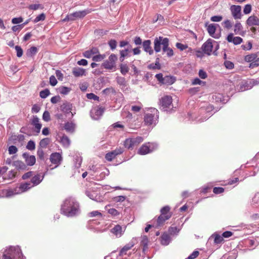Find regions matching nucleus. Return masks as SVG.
Segmentation results:
<instances>
[{"label": "nucleus", "instance_id": "f257e3e1", "mask_svg": "<svg viewBox=\"0 0 259 259\" xmlns=\"http://www.w3.org/2000/svg\"><path fill=\"white\" fill-rule=\"evenodd\" d=\"M61 211L63 214L68 217H73L80 212L78 202L73 197L66 198L61 205Z\"/></svg>", "mask_w": 259, "mask_h": 259}, {"label": "nucleus", "instance_id": "f03ea898", "mask_svg": "<svg viewBox=\"0 0 259 259\" xmlns=\"http://www.w3.org/2000/svg\"><path fill=\"white\" fill-rule=\"evenodd\" d=\"M159 118V112L154 108H149V112L145 113L144 117V121L146 125H155Z\"/></svg>", "mask_w": 259, "mask_h": 259}, {"label": "nucleus", "instance_id": "7ed1b4c3", "mask_svg": "<svg viewBox=\"0 0 259 259\" xmlns=\"http://www.w3.org/2000/svg\"><path fill=\"white\" fill-rule=\"evenodd\" d=\"M172 101V97L170 96H164L162 97L159 102L161 110L166 112L171 111L174 107Z\"/></svg>", "mask_w": 259, "mask_h": 259}, {"label": "nucleus", "instance_id": "20e7f679", "mask_svg": "<svg viewBox=\"0 0 259 259\" xmlns=\"http://www.w3.org/2000/svg\"><path fill=\"white\" fill-rule=\"evenodd\" d=\"M154 49L156 53L161 51V46H162V50H165L167 46H169V39L162 36L156 37L154 40Z\"/></svg>", "mask_w": 259, "mask_h": 259}, {"label": "nucleus", "instance_id": "39448f33", "mask_svg": "<svg viewBox=\"0 0 259 259\" xmlns=\"http://www.w3.org/2000/svg\"><path fill=\"white\" fill-rule=\"evenodd\" d=\"M158 145L155 143H147L143 144L139 149L138 154L140 155H146L157 148Z\"/></svg>", "mask_w": 259, "mask_h": 259}, {"label": "nucleus", "instance_id": "423d86ee", "mask_svg": "<svg viewBox=\"0 0 259 259\" xmlns=\"http://www.w3.org/2000/svg\"><path fill=\"white\" fill-rule=\"evenodd\" d=\"M214 45L215 49L218 50L219 48V46L217 42L212 39H208L203 44L201 49L204 53L210 55L212 52V48Z\"/></svg>", "mask_w": 259, "mask_h": 259}, {"label": "nucleus", "instance_id": "0eeeda50", "mask_svg": "<svg viewBox=\"0 0 259 259\" xmlns=\"http://www.w3.org/2000/svg\"><path fill=\"white\" fill-rule=\"evenodd\" d=\"M117 56L115 54H111L109 56L108 60L105 61L103 64V67L107 69H112L115 65V61L117 60Z\"/></svg>", "mask_w": 259, "mask_h": 259}, {"label": "nucleus", "instance_id": "6e6552de", "mask_svg": "<svg viewBox=\"0 0 259 259\" xmlns=\"http://www.w3.org/2000/svg\"><path fill=\"white\" fill-rule=\"evenodd\" d=\"M104 111V109L102 107H94L91 110V116L93 119L98 120L101 117Z\"/></svg>", "mask_w": 259, "mask_h": 259}, {"label": "nucleus", "instance_id": "1a4fd4ad", "mask_svg": "<svg viewBox=\"0 0 259 259\" xmlns=\"http://www.w3.org/2000/svg\"><path fill=\"white\" fill-rule=\"evenodd\" d=\"M207 26V30L208 33L211 37L214 38H219L221 34L220 33H215V31L217 29V26H218L219 25L217 24H210L208 25L206 24Z\"/></svg>", "mask_w": 259, "mask_h": 259}, {"label": "nucleus", "instance_id": "9d476101", "mask_svg": "<svg viewBox=\"0 0 259 259\" xmlns=\"http://www.w3.org/2000/svg\"><path fill=\"white\" fill-rule=\"evenodd\" d=\"M230 10L231 14L235 19H240L241 18V7L240 6L232 5L230 8Z\"/></svg>", "mask_w": 259, "mask_h": 259}, {"label": "nucleus", "instance_id": "9b49d317", "mask_svg": "<svg viewBox=\"0 0 259 259\" xmlns=\"http://www.w3.org/2000/svg\"><path fill=\"white\" fill-rule=\"evenodd\" d=\"M92 12L91 9H86L82 11H77L71 13V16L73 18V20H75L76 18H82L85 17L87 14L90 13Z\"/></svg>", "mask_w": 259, "mask_h": 259}, {"label": "nucleus", "instance_id": "f8f14e48", "mask_svg": "<svg viewBox=\"0 0 259 259\" xmlns=\"http://www.w3.org/2000/svg\"><path fill=\"white\" fill-rule=\"evenodd\" d=\"M50 159L52 163L59 165L62 160V157L59 153L55 152L51 155Z\"/></svg>", "mask_w": 259, "mask_h": 259}, {"label": "nucleus", "instance_id": "ddd939ff", "mask_svg": "<svg viewBox=\"0 0 259 259\" xmlns=\"http://www.w3.org/2000/svg\"><path fill=\"white\" fill-rule=\"evenodd\" d=\"M227 40L228 42H232L235 45H239L243 41L242 38L239 36H234L232 33L228 34Z\"/></svg>", "mask_w": 259, "mask_h": 259}, {"label": "nucleus", "instance_id": "4468645a", "mask_svg": "<svg viewBox=\"0 0 259 259\" xmlns=\"http://www.w3.org/2000/svg\"><path fill=\"white\" fill-rule=\"evenodd\" d=\"M17 171L16 170H11L9 171L8 172H6L3 176L2 177V179L3 180V182L5 180H12L14 178H15L17 176Z\"/></svg>", "mask_w": 259, "mask_h": 259}, {"label": "nucleus", "instance_id": "2eb2a0df", "mask_svg": "<svg viewBox=\"0 0 259 259\" xmlns=\"http://www.w3.org/2000/svg\"><path fill=\"white\" fill-rule=\"evenodd\" d=\"M246 23L249 26H259V18L255 15H251L248 18Z\"/></svg>", "mask_w": 259, "mask_h": 259}, {"label": "nucleus", "instance_id": "dca6fc26", "mask_svg": "<svg viewBox=\"0 0 259 259\" xmlns=\"http://www.w3.org/2000/svg\"><path fill=\"white\" fill-rule=\"evenodd\" d=\"M23 157L25 159V162L28 165H33L36 161L35 157L33 155H29L27 153L23 154Z\"/></svg>", "mask_w": 259, "mask_h": 259}, {"label": "nucleus", "instance_id": "f3484780", "mask_svg": "<svg viewBox=\"0 0 259 259\" xmlns=\"http://www.w3.org/2000/svg\"><path fill=\"white\" fill-rule=\"evenodd\" d=\"M151 41L149 39L144 40L142 43L144 51L148 53L150 55H152L154 53V51L151 46Z\"/></svg>", "mask_w": 259, "mask_h": 259}, {"label": "nucleus", "instance_id": "a211bd4d", "mask_svg": "<svg viewBox=\"0 0 259 259\" xmlns=\"http://www.w3.org/2000/svg\"><path fill=\"white\" fill-rule=\"evenodd\" d=\"M45 175H41L40 174H37L33 176L31 179V183L33 187L37 186L39 184L44 178Z\"/></svg>", "mask_w": 259, "mask_h": 259}, {"label": "nucleus", "instance_id": "6ab92c4d", "mask_svg": "<svg viewBox=\"0 0 259 259\" xmlns=\"http://www.w3.org/2000/svg\"><path fill=\"white\" fill-rule=\"evenodd\" d=\"M33 187L30 182H26L24 183L21 184L20 186L17 188L18 191H20V193L26 192Z\"/></svg>", "mask_w": 259, "mask_h": 259}, {"label": "nucleus", "instance_id": "aec40b11", "mask_svg": "<svg viewBox=\"0 0 259 259\" xmlns=\"http://www.w3.org/2000/svg\"><path fill=\"white\" fill-rule=\"evenodd\" d=\"M134 245V243L132 241L125 245L120 250L119 252V257L123 256L127 254V251L132 248Z\"/></svg>", "mask_w": 259, "mask_h": 259}, {"label": "nucleus", "instance_id": "412c9836", "mask_svg": "<svg viewBox=\"0 0 259 259\" xmlns=\"http://www.w3.org/2000/svg\"><path fill=\"white\" fill-rule=\"evenodd\" d=\"M111 232L116 237H120L122 235L123 231L120 225H117L111 229Z\"/></svg>", "mask_w": 259, "mask_h": 259}, {"label": "nucleus", "instance_id": "4be33fe9", "mask_svg": "<svg viewBox=\"0 0 259 259\" xmlns=\"http://www.w3.org/2000/svg\"><path fill=\"white\" fill-rule=\"evenodd\" d=\"M72 108V104L67 102L63 103L60 106L61 111L66 114L71 112Z\"/></svg>", "mask_w": 259, "mask_h": 259}, {"label": "nucleus", "instance_id": "5701e85b", "mask_svg": "<svg viewBox=\"0 0 259 259\" xmlns=\"http://www.w3.org/2000/svg\"><path fill=\"white\" fill-rule=\"evenodd\" d=\"M13 166L19 170H25L27 169V165L22 161L20 160L15 161L13 162Z\"/></svg>", "mask_w": 259, "mask_h": 259}, {"label": "nucleus", "instance_id": "b1692460", "mask_svg": "<svg viewBox=\"0 0 259 259\" xmlns=\"http://www.w3.org/2000/svg\"><path fill=\"white\" fill-rule=\"evenodd\" d=\"M32 124L34 126L36 132L39 133L41 127V124L39 123V119L36 116H33Z\"/></svg>", "mask_w": 259, "mask_h": 259}, {"label": "nucleus", "instance_id": "393cba45", "mask_svg": "<svg viewBox=\"0 0 259 259\" xmlns=\"http://www.w3.org/2000/svg\"><path fill=\"white\" fill-rule=\"evenodd\" d=\"M72 73L75 77L81 76L85 75V70L79 67H75L73 69Z\"/></svg>", "mask_w": 259, "mask_h": 259}, {"label": "nucleus", "instance_id": "a878e982", "mask_svg": "<svg viewBox=\"0 0 259 259\" xmlns=\"http://www.w3.org/2000/svg\"><path fill=\"white\" fill-rule=\"evenodd\" d=\"M99 51L97 48H93L92 49L90 50H88L85 51L83 53V55L84 57L87 58H90L93 57V55L96 54L98 53Z\"/></svg>", "mask_w": 259, "mask_h": 259}, {"label": "nucleus", "instance_id": "bb28decb", "mask_svg": "<svg viewBox=\"0 0 259 259\" xmlns=\"http://www.w3.org/2000/svg\"><path fill=\"white\" fill-rule=\"evenodd\" d=\"M170 217L171 215H166L164 216L160 215L157 219L156 227H158L162 225L165 221L168 220Z\"/></svg>", "mask_w": 259, "mask_h": 259}, {"label": "nucleus", "instance_id": "cd10ccee", "mask_svg": "<svg viewBox=\"0 0 259 259\" xmlns=\"http://www.w3.org/2000/svg\"><path fill=\"white\" fill-rule=\"evenodd\" d=\"M171 241V238L168 234L164 233L161 236V244L163 245H167Z\"/></svg>", "mask_w": 259, "mask_h": 259}, {"label": "nucleus", "instance_id": "c85d7f7f", "mask_svg": "<svg viewBox=\"0 0 259 259\" xmlns=\"http://www.w3.org/2000/svg\"><path fill=\"white\" fill-rule=\"evenodd\" d=\"M124 145L128 149H133L136 146L133 138H128L125 140Z\"/></svg>", "mask_w": 259, "mask_h": 259}, {"label": "nucleus", "instance_id": "c756f323", "mask_svg": "<svg viewBox=\"0 0 259 259\" xmlns=\"http://www.w3.org/2000/svg\"><path fill=\"white\" fill-rule=\"evenodd\" d=\"M243 27L239 22H237L234 25V32L236 34L242 35Z\"/></svg>", "mask_w": 259, "mask_h": 259}, {"label": "nucleus", "instance_id": "7c9ffc66", "mask_svg": "<svg viewBox=\"0 0 259 259\" xmlns=\"http://www.w3.org/2000/svg\"><path fill=\"white\" fill-rule=\"evenodd\" d=\"M75 127V123L72 122H67L64 125L65 130L68 132L73 133Z\"/></svg>", "mask_w": 259, "mask_h": 259}, {"label": "nucleus", "instance_id": "2f4dec72", "mask_svg": "<svg viewBox=\"0 0 259 259\" xmlns=\"http://www.w3.org/2000/svg\"><path fill=\"white\" fill-rule=\"evenodd\" d=\"M5 194L7 197H11L16 194H20V191H18L17 188L14 189H7L5 191Z\"/></svg>", "mask_w": 259, "mask_h": 259}, {"label": "nucleus", "instance_id": "473e14b6", "mask_svg": "<svg viewBox=\"0 0 259 259\" xmlns=\"http://www.w3.org/2000/svg\"><path fill=\"white\" fill-rule=\"evenodd\" d=\"M61 143L63 147L68 148L70 145V140L66 135H63L61 139Z\"/></svg>", "mask_w": 259, "mask_h": 259}, {"label": "nucleus", "instance_id": "72a5a7b5", "mask_svg": "<svg viewBox=\"0 0 259 259\" xmlns=\"http://www.w3.org/2000/svg\"><path fill=\"white\" fill-rule=\"evenodd\" d=\"M149 240L148 238L146 236H143L142 237V240L141 241V245L143 246V251H145L147 249L148 243Z\"/></svg>", "mask_w": 259, "mask_h": 259}, {"label": "nucleus", "instance_id": "f704fd0d", "mask_svg": "<svg viewBox=\"0 0 259 259\" xmlns=\"http://www.w3.org/2000/svg\"><path fill=\"white\" fill-rule=\"evenodd\" d=\"M155 77L156 79L162 83H167V80L169 79V76H166L165 77H163V75L161 73L157 74L155 75Z\"/></svg>", "mask_w": 259, "mask_h": 259}, {"label": "nucleus", "instance_id": "c9c22d12", "mask_svg": "<svg viewBox=\"0 0 259 259\" xmlns=\"http://www.w3.org/2000/svg\"><path fill=\"white\" fill-rule=\"evenodd\" d=\"M257 57V55L256 54H251L245 56L244 57V60L247 62H253L255 60Z\"/></svg>", "mask_w": 259, "mask_h": 259}, {"label": "nucleus", "instance_id": "e433bc0d", "mask_svg": "<svg viewBox=\"0 0 259 259\" xmlns=\"http://www.w3.org/2000/svg\"><path fill=\"white\" fill-rule=\"evenodd\" d=\"M129 50L128 49L122 50L120 51V61L123 62L124 60L125 57L128 56Z\"/></svg>", "mask_w": 259, "mask_h": 259}, {"label": "nucleus", "instance_id": "4c0bfd02", "mask_svg": "<svg viewBox=\"0 0 259 259\" xmlns=\"http://www.w3.org/2000/svg\"><path fill=\"white\" fill-rule=\"evenodd\" d=\"M211 237L214 238V243L217 244L222 243L224 240L223 237L218 234H214Z\"/></svg>", "mask_w": 259, "mask_h": 259}, {"label": "nucleus", "instance_id": "58836bf2", "mask_svg": "<svg viewBox=\"0 0 259 259\" xmlns=\"http://www.w3.org/2000/svg\"><path fill=\"white\" fill-rule=\"evenodd\" d=\"M71 91V89L66 87H61L59 88V92L61 94L67 95Z\"/></svg>", "mask_w": 259, "mask_h": 259}, {"label": "nucleus", "instance_id": "ea45409f", "mask_svg": "<svg viewBox=\"0 0 259 259\" xmlns=\"http://www.w3.org/2000/svg\"><path fill=\"white\" fill-rule=\"evenodd\" d=\"M28 9L31 10H37L38 9H43L44 6L40 4H31L28 6Z\"/></svg>", "mask_w": 259, "mask_h": 259}, {"label": "nucleus", "instance_id": "a19ab883", "mask_svg": "<svg viewBox=\"0 0 259 259\" xmlns=\"http://www.w3.org/2000/svg\"><path fill=\"white\" fill-rule=\"evenodd\" d=\"M120 72L123 75H125L128 72L129 68L125 64H121L120 65Z\"/></svg>", "mask_w": 259, "mask_h": 259}, {"label": "nucleus", "instance_id": "79ce46f5", "mask_svg": "<svg viewBox=\"0 0 259 259\" xmlns=\"http://www.w3.org/2000/svg\"><path fill=\"white\" fill-rule=\"evenodd\" d=\"M116 80L119 85L120 86H122L123 87H124L126 86V81L124 77H120V76H117L116 77Z\"/></svg>", "mask_w": 259, "mask_h": 259}, {"label": "nucleus", "instance_id": "37998d69", "mask_svg": "<svg viewBox=\"0 0 259 259\" xmlns=\"http://www.w3.org/2000/svg\"><path fill=\"white\" fill-rule=\"evenodd\" d=\"M222 25L224 28L230 29L233 26V22L230 20H226L223 22Z\"/></svg>", "mask_w": 259, "mask_h": 259}, {"label": "nucleus", "instance_id": "c03bdc74", "mask_svg": "<svg viewBox=\"0 0 259 259\" xmlns=\"http://www.w3.org/2000/svg\"><path fill=\"white\" fill-rule=\"evenodd\" d=\"M50 140L49 138H44L42 139L39 142V146L41 148H46L49 144Z\"/></svg>", "mask_w": 259, "mask_h": 259}, {"label": "nucleus", "instance_id": "a18cd8bd", "mask_svg": "<svg viewBox=\"0 0 259 259\" xmlns=\"http://www.w3.org/2000/svg\"><path fill=\"white\" fill-rule=\"evenodd\" d=\"M85 194L90 199L92 200H96V197H97L96 193L94 192H91L89 190H87L85 191Z\"/></svg>", "mask_w": 259, "mask_h": 259}, {"label": "nucleus", "instance_id": "49530a36", "mask_svg": "<svg viewBox=\"0 0 259 259\" xmlns=\"http://www.w3.org/2000/svg\"><path fill=\"white\" fill-rule=\"evenodd\" d=\"M170 208L168 206H165L163 207H162L161 209L160 212H161V215L162 216H164L166 215H170L168 212L169 211Z\"/></svg>", "mask_w": 259, "mask_h": 259}, {"label": "nucleus", "instance_id": "de8ad7c7", "mask_svg": "<svg viewBox=\"0 0 259 259\" xmlns=\"http://www.w3.org/2000/svg\"><path fill=\"white\" fill-rule=\"evenodd\" d=\"M50 94V91L46 89L40 92L39 96L41 98L45 99Z\"/></svg>", "mask_w": 259, "mask_h": 259}, {"label": "nucleus", "instance_id": "09e8293b", "mask_svg": "<svg viewBox=\"0 0 259 259\" xmlns=\"http://www.w3.org/2000/svg\"><path fill=\"white\" fill-rule=\"evenodd\" d=\"M116 157L113 151L107 153L105 155V158L108 161H112Z\"/></svg>", "mask_w": 259, "mask_h": 259}, {"label": "nucleus", "instance_id": "8fccbe9b", "mask_svg": "<svg viewBox=\"0 0 259 259\" xmlns=\"http://www.w3.org/2000/svg\"><path fill=\"white\" fill-rule=\"evenodd\" d=\"M26 148L29 150H33L35 148V144L34 141L30 140L27 143Z\"/></svg>", "mask_w": 259, "mask_h": 259}, {"label": "nucleus", "instance_id": "3c124183", "mask_svg": "<svg viewBox=\"0 0 259 259\" xmlns=\"http://www.w3.org/2000/svg\"><path fill=\"white\" fill-rule=\"evenodd\" d=\"M46 18V15L44 13H41L38 15L33 20L34 23H37L40 21H44Z\"/></svg>", "mask_w": 259, "mask_h": 259}, {"label": "nucleus", "instance_id": "603ef678", "mask_svg": "<svg viewBox=\"0 0 259 259\" xmlns=\"http://www.w3.org/2000/svg\"><path fill=\"white\" fill-rule=\"evenodd\" d=\"M168 46H167L165 50H163V51L166 53V55L168 57H170L174 55V52L172 49L169 48Z\"/></svg>", "mask_w": 259, "mask_h": 259}, {"label": "nucleus", "instance_id": "864d4df0", "mask_svg": "<svg viewBox=\"0 0 259 259\" xmlns=\"http://www.w3.org/2000/svg\"><path fill=\"white\" fill-rule=\"evenodd\" d=\"M192 83L193 85L199 84L204 85L205 84V82L201 80L198 78H195L193 80Z\"/></svg>", "mask_w": 259, "mask_h": 259}, {"label": "nucleus", "instance_id": "5fc2aeb1", "mask_svg": "<svg viewBox=\"0 0 259 259\" xmlns=\"http://www.w3.org/2000/svg\"><path fill=\"white\" fill-rule=\"evenodd\" d=\"M258 78L256 79H252L249 81V84L250 85L249 87H247V88L245 89V90L250 89L252 88L253 86L259 84V82H258Z\"/></svg>", "mask_w": 259, "mask_h": 259}, {"label": "nucleus", "instance_id": "6e6d98bb", "mask_svg": "<svg viewBox=\"0 0 259 259\" xmlns=\"http://www.w3.org/2000/svg\"><path fill=\"white\" fill-rule=\"evenodd\" d=\"M198 75L201 79H204L207 77V73L203 69H200L198 72Z\"/></svg>", "mask_w": 259, "mask_h": 259}, {"label": "nucleus", "instance_id": "4d7b16f0", "mask_svg": "<svg viewBox=\"0 0 259 259\" xmlns=\"http://www.w3.org/2000/svg\"><path fill=\"white\" fill-rule=\"evenodd\" d=\"M252 10V7L251 5L247 4L244 6L243 9V13L244 14H249Z\"/></svg>", "mask_w": 259, "mask_h": 259}, {"label": "nucleus", "instance_id": "13d9d810", "mask_svg": "<svg viewBox=\"0 0 259 259\" xmlns=\"http://www.w3.org/2000/svg\"><path fill=\"white\" fill-rule=\"evenodd\" d=\"M113 201L116 202H123L125 200V196H118L113 198Z\"/></svg>", "mask_w": 259, "mask_h": 259}, {"label": "nucleus", "instance_id": "bf43d9fd", "mask_svg": "<svg viewBox=\"0 0 259 259\" xmlns=\"http://www.w3.org/2000/svg\"><path fill=\"white\" fill-rule=\"evenodd\" d=\"M37 52V49L35 47H31L27 52L28 55L33 56L35 55Z\"/></svg>", "mask_w": 259, "mask_h": 259}, {"label": "nucleus", "instance_id": "052dcab7", "mask_svg": "<svg viewBox=\"0 0 259 259\" xmlns=\"http://www.w3.org/2000/svg\"><path fill=\"white\" fill-rule=\"evenodd\" d=\"M9 153L10 154H14L17 153L18 149L15 146H10L8 148Z\"/></svg>", "mask_w": 259, "mask_h": 259}, {"label": "nucleus", "instance_id": "680f3d73", "mask_svg": "<svg viewBox=\"0 0 259 259\" xmlns=\"http://www.w3.org/2000/svg\"><path fill=\"white\" fill-rule=\"evenodd\" d=\"M42 119L45 121H49L51 120L50 114L49 111H45L42 115Z\"/></svg>", "mask_w": 259, "mask_h": 259}, {"label": "nucleus", "instance_id": "e2e57ef3", "mask_svg": "<svg viewBox=\"0 0 259 259\" xmlns=\"http://www.w3.org/2000/svg\"><path fill=\"white\" fill-rule=\"evenodd\" d=\"M104 259H118V255L115 252H112L109 255L106 256Z\"/></svg>", "mask_w": 259, "mask_h": 259}, {"label": "nucleus", "instance_id": "0e129e2a", "mask_svg": "<svg viewBox=\"0 0 259 259\" xmlns=\"http://www.w3.org/2000/svg\"><path fill=\"white\" fill-rule=\"evenodd\" d=\"M15 48L17 52V56L19 58L22 57L23 53L22 48L19 46H15Z\"/></svg>", "mask_w": 259, "mask_h": 259}, {"label": "nucleus", "instance_id": "69168bd1", "mask_svg": "<svg viewBox=\"0 0 259 259\" xmlns=\"http://www.w3.org/2000/svg\"><path fill=\"white\" fill-rule=\"evenodd\" d=\"M109 46L112 50L115 49L117 46V42L114 39H111L108 42Z\"/></svg>", "mask_w": 259, "mask_h": 259}, {"label": "nucleus", "instance_id": "338daca9", "mask_svg": "<svg viewBox=\"0 0 259 259\" xmlns=\"http://www.w3.org/2000/svg\"><path fill=\"white\" fill-rule=\"evenodd\" d=\"M49 82L50 84L53 87L55 86L58 82L57 80L54 75H52L50 77Z\"/></svg>", "mask_w": 259, "mask_h": 259}, {"label": "nucleus", "instance_id": "774afa93", "mask_svg": "<svg viewBox=\"0 0 259 259\" xmlns=\"http://www.w3.org/2000/svg\"><path fill=\"white\" fill-rule=\"evenodd\" d=\"M168 232L170 234H177L179 232V229L177 227H170L168 229Z\"/></svg>", "mask_w": 259, "mask_h": 259}]
</instances>
